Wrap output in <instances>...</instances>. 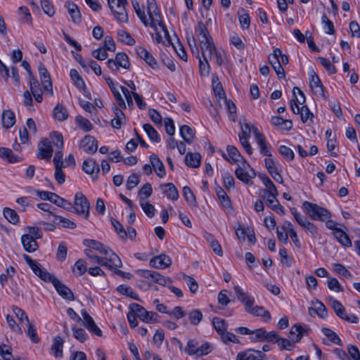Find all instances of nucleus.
Returning <instances> with one entry per match:
<instances>
[{
    "mask_svg": "<svg viewBox=\"0 0 360 360\" xmlns=\"http://www.w3.org/2000/svg\"><path fill=\"white\" fill-rule=\"evenodd\" d=\"M302 209L312 220L325 221L331 217V214L327 209L309 201L302 202Z\"/></svg>",
    "mask_w": 360,
    "mask_h": 360,
    "instance_id": "nucleus-1",
    "label": "nucleus"
},
{
    "mask_svg": "<svg viewBox=\"0 0 360 360\" xmlns=\"http://www.w3.org/2000/svg\"><path fill=\"white\" fill-rule=\"evenodd\" d=\"M250 339L252 342H268L276 344L279 342V336L276 331L267 332L264 328H260L252 330Z\"/></svg>",
    "mask_w": 360,
    "mask_h": 360,
    "instance_id": "nucleus-2",
    "label": "nucleus"
},
{
    "mask_svg": "<svg viewBox=\"0 0 360 360\" xmlns=\"http://www.w3.org/2000/svg\"><path fill=\"white\" fill-rule=\"evenodd\" d=\"M127 0H108V4L117 20L121 22L128 21V15L125 6Z\"/></svg>",
    "mask_w": 360,
    "mask_h": 360,
    "instance_id": "nucleus-3",
    "label": "nucleus"
},
{
    "mask_svg": "<svg viewBox=\"0 0 360 360\" xmlns=\"http://www.w3.org/2000/svg\"><path fill=\"white\" fill-rule=\"evenodd\" d=\"M235 174L239 180L245 184H251V179L256 176L255 170L251 168L250 164L243 158H242L240 165L236 169Z\"/></svg>",
    "mask_w": 360,
    "mask_h": 360,
    "instance_id": "nucleus-4",
    "label": "nucleus"
},
{
    "mask_svg": "<svg viewBox=\"0 0 360 360\" xmlns=\"http://www.w3.org/2000/svg\"><path fill=\"white\" fill-rule=\"evenodd\" d=\"M131 312L135 313L138 318L146 323L158 322V315L154 311H147L144 307L136 303H131L129 306Z\"/></svg>",
    "mask_w": 360,
    "mask_h": 360,
    "instance_id": "nucleus-5",
    "label": "nucleus"
},
{
    "mask_svg": "<svg viewBox=\"0 0 360 360\" xmlns=\"http://www.w3.org/2000/svg\"><path fill=\"white\" fill-rule=\"evenodd\" d=\"M72 209L79 215H84L85 219L89 217L90 203L82 192H77L75 195L74 206Z\"/></svg>",
    "mask_w": 360,
    "mask_h": 360,
    "instance_id": "nucleus-6",
    "label": "nucleus"
},
{
    "mask_svg": "<svg viewBox=\"0 0 360 360\" xmlns=\"http://www.w3.org/2000/svg\"><path fill=\"white\" fill-rule=\"evenodd\" d=\"M297 102H300L298 98H296L295 100L290 101V108L293 113L300 115L301 120L303 123H306L309 120H312L314 117V115L307 105H303L300 107Z\"/></svg>",
    "mask_w": 360,
    "mask_h": 360,
    "instance_id": "nucleus-7",
    "label": "nucleus"
},
{
    "mask_svg": "<svg viewBox=\"0 0 360 360\" xmlns=\"http://www.w3.org/2000/svg\"><path fill=\"white\" fill-rule=\"evenodd\" d=\"M309 86L315 95L326 98L324 87L315 71L311 69L309 72Z\"/></svg>",
    "mask_w": 360,
    "mask_h": 360,
    "instance_id": "nucleus-8",
    "label": "nucleus"
},
{
    "mask_svg": "<svg viewBox=\"0 0 360 360\" xmlns=\"http://www.w3.org/2000/svg\"><path fill=\"white\" fill-rule=\"evenodd\" d=\"M79 147L88 154H94L98 149V141L92 136L86 135L80 141Z\"/></svg>",
    "mask_w": 360,
    "mask_h": 360,
    "instance_id": "nucleus-9",
    "label": "nucleus"
},
{
    "mask_svg": "<svg viewBox=\"0 0 360 360\" xmlns=\"http://www.w3.org/2000/svg\"><path fill=\"white\" fill-rule=\"evenodd\" d=\"M39 153L37 158L49 161L53 154V148L51 141L48 139H42L39 143Z\"/></svg>",
    "mask_w": 360,
    "mask_h": 360,
    "instance_id": "nucleus-10",
    "label": "nucleus"
},
{
    "mask_svg": "<svg viewBox=\"0 0 360 360\" xmlns=\"http://www.w3.org/2000/svg\"><path fill=\"white\" fill-rule=\"evenodd\" d=\"M172 264V259L171 258L165 255V254H161L158 256L153 257L150 260V265L155 269H164L169 266H170Z\"/></svg>",
    "mask_w": 360,
    "mask_h": 360,
    "instance_id": "nucleus-11",
    "label": "nucleus"
},
{
    "mask_svg": "<svg viewBox=\"0 0 360 360\" xmlns=\"http://www.w3.org/2000/svg\"><path fill=\"white\" fill-rule=\"evenodd\" d=\"M253 133L257 144L259 145V151L261 154L266 156L267 158H271L272 154L270 152L268 144L266 142L264 135L259 131L256 127L253 128Z\"/></svg>",
    "mask_w": 360,
    "mask_h": 360,
    "instance_id": "nucleus-12",
    "label": "nucleus"
},
{
    "mask_svg": "<svg viewBox=\"0 0 360 360\" xmlns=\"http://www.w3.org/2000/svg\"><path fill=\"white\" fill-rule=\"evenodd\" d=\"M278 195H271V194L263 195L262 198L265 200L267 207L279 214H284L285 209L277 200Z\"/></svg>",
    "mask_w": 360,
    "mask_h": 360,
    "instance_id": "nucleus-13",
    "label": "nucleus"
},
{
    "mask_svg": "<svg viewBox=\"0 0 360 360\" xmlns=\"http://www.w3.org/2000/svg\"><path fill=\"white\" fill-rule=\"evenodd\" d=\"M38 71L44 89L45 91H49L50 94L52 95V82L47 69L44 67L43 64H40L38 68Z\"/></svg>",
    "mask_w": 360,
    "mask_h": 360,
    "instance_id": "nucleus-14",
    "label": "nucleus"
},
{
    "mask_svg": "<svg viewBox=\"0 0 360 360\" xmlns=\"http://www.w3.org/2000/svg\"><path fill=\"white\" fill-rule=\"evenodd\" d=\"M136 51L139 57L145 60V62L153 69L158 68V63L153 55L142 46L136 48Z\"/></svg>",
    "mask_w": 360,
    "mask_h": 360,
    "instance_id": "nucleus-15",
    "label": "nucleus"
},
{
    "mask_svg": "<svg viewBox=\"0 0 360 360\" xmlns=\"http://www.w3.org/2000/svg\"><path fill=\"white\" fill-rule=\"evenodd\" d=\"M234 291L237 295L238 300L245 305L246 309L249 307H252L255 302L254 297L250 296L248 292H245L240 286L235 285Z\"/></svg>",
    "mask_w": 360,
    "mask_h": 360,
    "instance_id": "nucleus-16",
    "label": "nucleus"
},
{
    "mask_svg": "<svg viewBox=\"0 0 360 360\" xmlns=\"http://www.w3.org/2000/svg\"><path fill=\"white\" fill-rule=\"evenodd\" d=\"M53 286L57 292L64 299L74 300L75 297L72 290L65 285L62 283L58 278L53 281Z\"/></svg>",
    "mask_w": 360,
    "mask_h": 360,
    "instance_id": "nucleus-17",
    "label": "nucleus"
},
{
    "mask_svg": "<svg viewBox=\"0 0 360 360\" xmlns=\"http://www.w3.org/2000/svg\"><path fill=\"white\" fill-rule=\"evenodd\" d=\"M237 355L243 359V360H264L266 358V354L263 352L252 349L239 352Z\"/></svg>",
    "mask_w": 360,
    "mask_h": 360,
    "instance_id": "nucleus-18",
    "label": "nucleus"
},
{
    "mask_svg": "<svg viewBox=\"0 0 360 360\" xmlns=\"http://www.w3.org/2000/svg\"><path fill=\"white\" fill-rule=\"evenodd\" d=\"M120 106L119 108L115 106L112 110L115 114V118L111 120V126L117 129H119L122 127V125L125 123L126 117L124 113L122 110Z\"/></svg>",
    "mask_w": 360,
    "mask_h": 360,
    "instance_id": "nucleus-19",
    "label": "nucleus"
},
{
    "mask_svg": "<svg viewBox=\"0 0 360 360\" xmlns=\"http://www.w3.org/2000/svg\"><path fill=\"white\" fill-rule=\"evenodd\" d=\"M150 162L158 176L162 178L165 176V165L156 155L152 154L150 156Z\"/></svg>",
    "mask_w": 360,
    "mask_h": 360,
    "instance_id": "nucleus-20",
    "label": "nucleus"
},
{
    "mask_svg": "<svg viewBox=\"0 0 360 360\" xmlns=\"http://www.w3.org/2000/svg\"><path fill=\"white\" fill-rule=\"evenodd\" d=\"M148 14L149 15L150 22H148V26L155 29L157 31V26L162 25L163 22L161 18V14L158 7H155V8H150V10H147Z\"/></svg>",
    "mask_w": 360,
    "mask_h": 360,
    "instance_id": "nucleus-21",
    "label": "nucleus"
},
{
    "mask_svg": "<svg viewBox=\"0 0 360 360\" xmlns=\"http://www.w3.org/2000/svg\"><path fill=\"white\" fill-rule=\"evenodd\" d=\"M21 242L25 250L28 252H34L39 247L35 238L29 234L22 236Z\"/></svg>",
    "mask_w": 360,
    "mask_h": 360,
    "instance_id": "nucleus-22",
    "label": "nucleus"
},
{
    "mask_svg": "<svg viewBox=\"0 0 360 360\" xmlns=\"http://www.w3.org/2000/svg\"><path fill=\"white\" fill-rule=\"evenodd\" d=\"M82 169L85 173L88 174L93 175L95 174L96 177L98 173L100 172L99 165L96 161L91 158H89L84 161L82 165Z\"/></svg>",
    "mask_w": 360,
    "mask_h": 360,
    "instance_id": "nucleus-23",
    "label": "nucleus"
},
{
    "mask_svg": "<svg viewBox=\"0 0 360 360\" xmlns=\"http://www.w3.org/2000/svg\"><path fill=\"white\" fill-rule=\"evenodd\" d=\"M272 125L278 127L281 130L290 131L292 128V122L290 120H285L280 116H272L271 118Z\"/></svg>",
    "mask_w": 360,
    "mask_h": 360,
    "instance_id": "nucleus-24",
    "label": "nucleus"
},
{
    "mask_svg": "<svg viewBox=\"0 0 360 360\" xmlns=\"http://www.w3.org/2000/svg\"><path fill=\"white\" fill-rule=\"evenodd\" d=\"M160 188L167 198L175 201L179 198V192L177 188L172 183H167L160 185Z\"/></svg>",
    "mask_w": 360,
    "mask_h": 360,
    "instance_id": "nucleus-25",
    "label": "nucleus"
},
{
    "mask_svg": "<svg viewBox=\"0 0 360 360\" xmlns=\"http://www.w3.org/2000/svg\"><path fill=\"white\" fill-rule=\"evenodd\" d=\"M15 115L12 110H5L3 111L1 115V123L4 129H8L11 128L15 124Z\"/></svg>",
    "mask_w": 360,
    "mask_h": 360,
    "instance_id": "nucleus-26",
    "label": "nucleus"
},
{
    "mask_svg": "<svg viewBox=\"0 0 360 360\" xmlns=\"http://www.w3.org/2000/svg\"><path fill=\"white\" fill-rule=\"evenodd\" d=\"M104 78H105L108 86L110 87V89L117 103V105L121 108H126L127 106H126L125 102H124V99L122 98V95L120 93V91L115 86V84H114L112 79L110 77H106V76H105Z\"/></svg>",
    "mask_w": 360,
    "mask_h": 360,
    "instance_id": "nucleus-27",
    "label": "nucleus"
},
{
    "mask_svg": "<svg viewBox=\"0 0 360 360\" xmlns=\"http://www.w3.org/2000/svg\"><path fill=\"white\" fill-rule=\"evenodd\" d=\"M309 330V328L307 326H301L299 324H295L293 325L290 330V334L291 336L295 335L296 337L294 338L293 337L291 338L293 342H298L301 340L302 336L304 334H307V331Z\"/></svg>",
    "mask_w": 360,
    "mask_h": 360,
    "instance_id": "nucleus-28",
    "label": "nucleus"
},
{
    "mask_svg": "<svg viewBox=\"0 0 360 360\" xmlns=\"http://www.w3.org/2000/svg\"><path fill=\"white\" fill-rule=\"evenodd\" d=\"M83 244H84V245H85L89 248L96 250L98 251L100 253L103 254V255L107 254L108 250H110L109 248L106 247L102 243H101L98 240H93V239H84L83 240Z\"/></svg>",
    "mask_w": 360,
    "mask_h": 360,
    "instance_id": "nucleus-29",
    "label": "nucleus"
},
{
    "mask_svg": "<svg viewBox=\"0 0 360 360\" xmlns=\"http://www.w3.org/2000/svg\"><path fill=\"white\" fill-rule=\"evenodd\" d=\"M0 158L7 160L10 163H15L22 160V158L15 155L11 149L4 147H0Z\"/></svg>",
    "mask_w": 360,
    "mask_h": 360,
    "instance_id": "nucleus-30",
    "label": "nucleus"
},
{
    "mask_svg": "<svg viewBox=\"0 0 360 360\" xmlns=\"http://www.w3.org/2000/svg\"><path fill=\"white\" fill-rule=\"evenodd\" d=\"M226 150L228 155L224 154L223 157L227 161L233 164L240 162V158L242 160L243 157H241L240 153L235 146H228Z\"/></svg>",
    "mask_w": 360,
    "mask_h": 360,
    "instance_id": "nucleus-31",
    "label": "nucleus"
},
{
    "mask_svg": "<svg viewBox=\"0 0 360 360\" xmlns=\"http://www.w3.org/2000/svg\"><path fill=\"white\" fill-rule=\"evenodd\" d=\"M30 87L35 101L38 103L41 102L43 99L42 91L39 87L37 79L34 77H32L30 79Z\"/></svg>",
    "mask_w": 360,
    "mask_h": 360,
    "instance_id": "nucleus-32",
    "label": "nucleus"
},
{
    "mask_svg": "<svg viewBox=\"0 0 360 360\" xmlns=\"http://www.w3.org/2000/svg\"><path fill=\"white\" fill-rule=\"evenodd\" d=\"M215 192L223 207L224 209L231 208L232 205L230 198L228 196L224 189L219 186H217L215 187Z\"/></svg>",
    "mask_w": 360,
    "mask_h": 360,
    "instance_id": "nucleus-33",
    "label": "nucleus"
},
{
    "mask_svg": "<svg viewBox=\"0 0 360 360\" xmlns=\"http://www.w3.org/2000/svg\"><path fill=\"white\" fill-rule=\"evenodd\" d=\"M23 259L31 268L32 271L40 278L41 274H43L45 269L42 267V266L38 263L37 262L33 260L30 256L24 254L22 255Z\"/></svg>",
    "mask_w": 360,
    "mask_h": 360,
    "instance_id": "nucleus-34",
    "label": "nucleus"
},
{
    "mask_svg": "<svg viewBox=\"0 0 360 360\" xmlns=\"http://www.w3.org/2000/svg\"><path fill=\"white\" fill-rule=\"evenodd\" d=\"M66 8L74 23L78 24L81 22V13L78 6L73 2H68Z\"/></svg>",
    "mask_w": 360,
    "mask_h": 360,
    "instance_id": "nucleus-35",
    "label": "nucleus"
},
{
    "mask_svg": "<svg viewBox=\"0 0 360 360\" xmlns=\"http://www.w3.org/2000/svg\"><path fill=\"white\" fill-rule=\"evenodd\" d=\"M333 235L342 246L347 248L352 246V240L342 229H339L338 230H335V232H333Z\"/></svg>",
    "mask_w": 360,
    "mask_h": 360,
    "instance_id": "nucleus-36",
    "label": "nucleus"
},
{
    "mask_svg": "<svg viewBox=\"0 0 360 360\" xmlns=\"http://www.w3.org/2000/svg\"><path fill=\"white\" fill-rule=\"evenodd\" d=\"M185 162L187 166L198 168L200 165L201 155L198 153H188L185 157Z\"/></svg>",
    "mask_w": 360,
    "mask_h": 360,
    "instance_id": "nucleus-37",
    "label": "nucleus"
},
{
    "mask_svg": "<svg viewBox=\"0 0 360 360\" xmlns=\"http://www.w3.org/2000/svg\"><path fill=\"white\" fill-rule=\"evenodd\" d=\"M106 256L105 261H107L112 267L120 268L122 266V262L120 258L112 250H108V253L105 255Z\"/></svg>",
    "mask_w": 360,
    "mask_h": 360,
    "instance_id": "nucleus-38",
    "label": "nucleus"
},
{
    "mask_svg": "<svg viewBox=\"0 0 360 360\" xmlns=\"http://www.w3.org/2000/svg\"><path fill=\"white\" fill-rule=\"evenodd\" d=\"M51 202L66 210L71 211L72 210V204L56 193H54Z\"/></svg>",
    "mask_w": 360,
    "mask_h": 360,
    "instance_id": "nucleus-39",
    "label": "nucleus"
},
{
    "mask_svg": "<svg viewBox=\"0 0 360 360\" xmlns=\"http://www.w3.org/2000/svg\"><path fill=\"white\" fill-rule=\"evenodd\" d=\"M180 135L188 144H191L193 141L194 132L188 125H183L180 128Z\"/></svg>",
    "mask_w": 360,
    "mask_h": 360,
    "instance_id": "nucleus-40",
    "label": "nucleus"
},
{
    "mask_svg": "<svg viewBox=\"0 0 360 360\" xmlns=\"http://www.w3.org/2000/svg\"><path fill=\"white\" fill-rule=\"evenodd\" d=\"M143 128L151 141L155 143H159L160 141L159 134L150 124H143Z\"/></svg>",
    "mask_w": 360,
    "mask_h": 360,
    "instance_id": "nucleus-41",
    "label": "nucleus"
},
{
    "mask_svg": "<svg viewBox=\"0 0 360 360\" xmlns=\"http://www.w3.org/2000/svg\"><path fill=\"white\" fill-rule=\"evenodd\" d=\"M53 117L58 121H64L68 117L67 109L61 104L58 103L53 109Z\"/></svg>",
    "mask_w": 360,
    "mask_h": 360,
    "instance_id": "nucleus-42",
    "label": "nucleus"
},
{
    "mask_svg": "<svg viewBox=\"0 0 360 360\" xmlns=\"http://www.w3.org/2000/svg\"><path fill=\"white\" fill-rule=\"evenodd\" d=\"M265 167L267 169L269 174L271 176L272 174L279 172V167H281L279 162L271 158H266L264 159Z\"/></svg>",
    "mask_w": 360,
    "mask_h": 360,
    "instance_id": "nucleus-43",
    "label": "nucleus"
},
{
    "mask_svg": "<svg viewBox=\"0 0 360 360\" xmlns=\"http://www.w3.org/2000/svg\"><path fill=\"white\" fill-rule=\"evenodd\" d=\"M70 75L75 85L78 89H82L84 91H86V84L83 79L79 75L77 70H76L75 69L70 70Z\"/></svg>",
    "mask_w": 360,
    "mask_h": 360,
    "instance_id": "nucleus-44",
    "label": "nucleus"
},
{
    "mask_svg": "<svg viewBox=\"0 0 360 360\" xmlns=\"http://www.w3.org/2000/svg\"><path fill=\"white\" fill-rule=\"evenodd\" d=\"M84 254L91 259H92L94 262L97 263L103 266L108 267L110 270H112V267L111 264H110L107 261H105V258L101 257L97 255H94L92 254V252L89 249H86L84 250Z\"/></svg>",
    "mask_w": 360,
    "mask_h": 360,
    "instance_id": "nucleus-45",
    "label": "nucleus"
},
{
    "mask_svg": "<svg viewBox=\"0 0 360 360\" xmlns=\"http://www.w3.org/2000/svg\"><path fill=\"white\" fill-rule=\"evenodd\" d=\"M118 67H121L124 69L128 70L130 67V62L128 56L123 52H119L116 53L115 58Z\"/></svg>",
    "mask_w": 360,
    "mask_h": 360,
    "instance_id": "nucleus-46",
    "label": "nucleus"
},
{
    "mask_svg": "<svg viewBox=\"0 0 360 360\" xmlns=\"http://www.w3.org/2000/svg\"><path fill=\"white\" fill-rule=\"evenodd\" d=\"M238 18L241 28L243 30L248 29L250 25V19L249 14L243 8H240L239 10Z\"/></svg>",
    "mask_w": 360,
    "mask_h": 360,
    "instance_id": "nucleus-47",
    "label": "nucleus"
},
{
    "mask_svg": "<svg viewBox=\"0 0 360 360\" xmlns=\"http://www.w3.org/2000/svg\"><path fill=\"white\" fill-rule=\"evenodd\" d=\"M75 122L84 132L90 131L93 129V125L90 121L81 115H77L75 117Z\"/></svg>",
    "mask_w": 360,
    "mask_h": 360,
    "instance_id": "nucleus-48",
    "label": "nucleus"
},
{
    "mask_svg": "<svg viewBox=\"0 0 360 360\" xmlns=\"http://www.w3.org/2000/svg\"><path fill=\"white\" fill-rule=\"evenodd\" d=\"M201 51H202V57H205V56L209 57L210 59L212 58L213 52L216 51V47L214 43V41H210L207 43H204L200 45Z\"/></svg>",
    "mask_w": 360,
    "mask_h": 360,
    "instance_id": "nucleus-49",
    "label": "nucleus"
},
{
    "mask_svg": "<svg viewBox=\"0 0 360 360\" xmlns=\"http://www.w3.org/2000/svg\"><path fill=\"white\" fill-rule=\"evenodd\" d=\"M212 325L217 332L221 336L227 330V325L224 319L214 317L212 319Z\"/></svg>",
    "mask_w": 360,
    "mask_h": 360,
    "instance_id": "nucleus-50",
    "label": "nucleus"
},
{
    "mask_svg": "<svg viewBox=\"0 0 360 360\" xmlns=\"http://www.w3.org/2000/svg\"><path fill=\"white\" fill-rule=\"evenodd\" d=\"M63 340L60 336H57L53 339L51 349L53 351L55 356L61 357L63 356Z\"/></svg>",
    "mask_w": 360,
    "mask_h": 360,
    "instance_id": "nucleus-51",
    "label": "nucleus"
},
{
    "mask_svg": "<svg viewBox=\"0 0 360 360\" xmlns=\"http://www.w3.org/2000/svg\"><path fill=\"white\" fill-rule=\"evenodd\" d=\"M136 274L141 277L151 280L154 283L156 282L158 276L160 274L158 271L148 269H137Z\"/></svg>",
    "mask_w": 360,
    "mask_h": 360,
    "instance_id": "nucleus-52",
    "label": "nucleus"
},
{
    "mask_svg": "<svg viewBox=\"0 0 360 360\" xmlns=\"http://www.w3.org/2000/svg\"><path fill=\"white\" fill-rule=\"evenodd\" d=\"M321 331L331 342L340 346L342 345V340H340L339 336L337 335L336 333L333 331L331 329L328 328H323L321 329Z\"/></svg>",
    "mask_w": 360,
    "mask_h": 360,
    "instance_id": "nucleus-53",
    "label": "nucleus"
},
{
    "mask_svg": "<svg viewBox=\"0 0 360 360\" xmlns=\"http://www.w3.org/2000/svg\"><path fill=\"white\" fill-rule=\"evenodd\" d=\"M50 138L51 139V144L52 143L58 150H63L64 143L63 137L61 133L58 131H53L50 134Z\"/></svg>",
    "mask_w": 360,
    "mask_h": 360,
    "instance_id": "nucleus-54",
    "label": "nucleus"
},
{
    "mask_svg": "<svg viewBox=\"0 0 360 360\" xmlns=\"http://www.w3.org/2000/svg\"><path fill=\"white\" fill-rule=\"evenodd\" d=\"M86 271H87L86 263L82 259H78L75 262V264L72 268V271L75 274V275L77 276H82L83 274H84L86 272Z\"/></svg>",
    "mask_w": 360,
    "mask_h": 360,
    "instance_id": "nucleus-55",
    "label": "nucleus"
},
{
    "mask_svg": "<svg viewBox=\"0 0 360 360\" xmlns=\"http://www.w3.org/2000/svg\"><path fill=\"white\" fill-rule=\"evenodd\" d=\"M117 290L122 295L129 297L135 300L141 301V300L139 297V295L136 292H134L130 287L126 285H119Z\"/></svg>",
    "mask_w": 360,
    "mask_h": 360,
    "instance_id": "nucleus-56",
    "label": "nucleus"
},
{
    "mask_svg": "<svg viewBox=\"0 0 360 360\" xmlns=\"http://www.w3.org/2000/svg\"><path fill=\"white\" fill-rule=\"evenodd\" d=\"M202 58V59H199V71L201 76L207 77L210 72V67L208 63L209 57L205 56Z\"/></svg>",
    "mask_w": 360,
    "mask_h": 360,
    "instance_id": "nucleus-57",
    "label": "nucleus"
},
{
    "mask_svg": "<svg viewBox=\"0 0 360 360\" xmlns=\"http://www.w3.org/2000/svg\"><path fill=\"white\" fill-rule=\"evenodd\" d=\"M118 39L122 43H124L127 45H134L135 44L134 39L131 36V34L125 30H119L117 32Z\"/></svg>",
    "mask_w": 360,
    "mask_h": 360,
    "instance_id": "nucleus-58",
    "label": "nucleus"
},
{
    "mask_svg": "<svg viewBox=\"0 0 360 360\" xmlns=\"http://www.w3.org/2000/svg\"><path fill=\"white\" fill-rule=\"evenodd\" d=\"M279 79H285V73L279 60H269Z\"/></svg>",
    "mask_w": 360,
    "mask_h": 360,
    "instance_id": "nucleus-59",
    "label": "nucleus"
},
{
    "mask_svg": "<svg viewBox=\"0 0 360 360\" xmlns=\"http://www.w3.org/2000/svg\"><path fill=\"white\" fill-rule=\"evenodd\" d=\"M153 192V188L149 183L145 184L139 191V197L140 202L144 201L146 198H149Z\"/></svg>",
    "mask_w": 360,
    "mask_h": 360,
    "instance_id": "nucleus-60",
    "label": "nucleus"
},
{
    "mask_svg": "<svg viewBox=\"0 0 360 360\" xmlns=\"http://www.w3.org/2000/svg\"><path fill=\"white\" fill-rule=\"evenodd\" d=\"M4 216L11 224H15L19 221V217L16 212L8 207L4 209Z\"/></svg>",
    "mask_w": 360,
    "mask_h": 360,
    "instance_id": "nucleus-61",
    "label": "nucleus"
},
{
    "mask_svg": "<svg viewBox=\"0 0 360 360\" xmlns=\"http://www.w3.org/2000/svg\"><path fill=\"white\" fill-rule=\"evenodd\" d=\"M188 319L192 325L197 326L202 319V314L199 309H192L188 312Z\"/></svg>",
    "mask_w": 360,
    "mask_h": 360,
    "instance_id": "nucleus-62",
    "label": "nucleus"
},
{
    "mask_svg": "<svg viewBox=\"0 0 360 360\" xmlns=\"http://www.w3.org/2000/svg\"><path fill=\"white\" fill-rule=\"evenodd\" d=\"M264 185L266 188L263 190V195L271 194V195H278V191L270 179H266Z\"/></svg>",
    "mask_w": 360,
    "mask_h": 360,
    "instance_id": "nucleus-63",
    "label": "nucleus"
},
{
    "mask_svg": "<svg viewBox=\"0 0 360 360\" xmlns=\"http://www.w3.org/2000/svg\"><path fill=\"white\" fill-rule=\"evenodd\" d=\"M198 344L199 343L196 340H189L184 348V352L190 356H196V353H198L197 350L198 349Z\"/></svg>",
    "mask_w": 360,
    "mask_h": 360,
    "instance_id": "nucleus-64",
    "label": "nucleus"
}]
</instances>
